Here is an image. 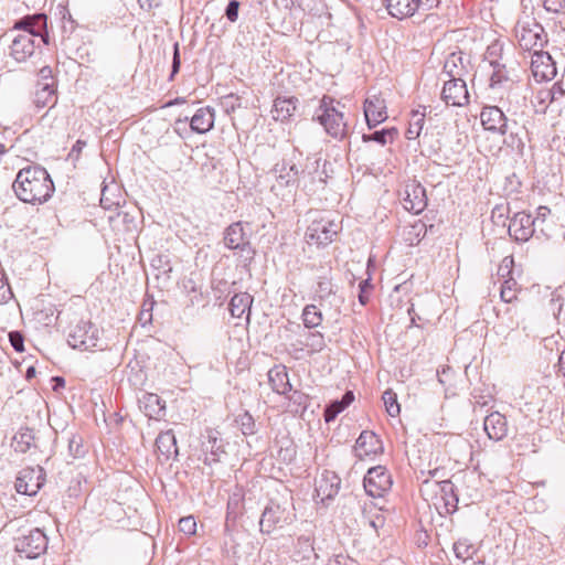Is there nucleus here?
I'll return each mask as SVG.
<instances>
[{
  "mask_svg": "<svg viewBox=\"0 0 565 565\" xmlns=\"http://www.w3.org/2000/svg\"><path fill=\"white\" fill-rule=\"evenodd\" d=\"M279 172L280 173L277 175L279 185H281V186L288 185L295 181L296 173L294 172V167H287L284 164L280 168Z\"/></svg>",
  "mask_w": 565,
  "mask_h": 565,
  "instance_id": "obj_39",
  "label": "nucleus"
},
{
  "mask_svg": "<svg viewBox=\"0 0 565 565\" xmlns=\"http://www.w3.org/2000/svg\"><path fill=\"white\" fill-rule=\"evenodd\" d=\"M156 447L164 459H169L172 452L178 451L175 437L171 431L160 434L156 439Z\"/></svg>",
  "mask_w": 565,
  "mask_h": 565,
  "instance_id": "obj_32",
  "label": "nucleus"
},
{
  "mask_svg": "<svg viewBox=\"0 0 565 565\" xmlns=\"http://www.w3.org/2000/svg\"><path fill=\"white\" fill-rule=\"evenodd\" d=\"M403 204L407 211L415 214L420 213L426 206L425 189L419 184L407 185Z\"/></svg>",
  "mask_w": 565,
  "mask_h": 565,
  "instance_id": "obj_19",
  "label": "nucleus"
},
{
  "mask_svg": "<svg viewBox=\"0 0 565 565\" xmlns=\"http://www.w3.org/2000/svg\"><path fill=\"white\" fill-rule=\"evenodd\" d=\"M412 230L419 236L422 233H425V225L423 223L414 224Z\"/></svg>",
  "mask_w": 565,
  "mask_h": 565,
  "instance_id": "obj_55",
  "label": "nucleus"
},
{
  "mask_svg": "<svg viewBox=\"0 0 565 565\" xmlns=\"http://www.w3.org/2000/svg\"><path fill=\"white\" fill-rule=\"evenodd\" d=\"M484 430L490 439L501 440L507 436L508 423L499 412H493L484 418Z\"/></svg>",
  "mask_w": 565,
  "mask_h": 565,
  "instance_id": "obj_21",
  "label": "nucleus"
},
{
  "mask_svg": "<svg viewBox=\"0 0 565 565\" xmlns=\"http://www.w3.org/2000/svg\"><path fill=\"white\" fill-rule=\"evenodd\" d=\"M323 320L322 312L315 306L308 305L302 310V321L307 328H317Z\"/></svg>",
  "mask_w": 565,
  "mask_h": 565,
  "instance_id": "obj_35",
  "label": "nucleus"
},
{
  "mask_svg": "<svg viewBox=\"0 0 565 565\" xmlns=\"http://www.w3.org/2000/svg\"><path fill=\"white\" fill-rule=\"evenodd\" d=\"M364 116L370 128L387 119L386 102L382 94H371L364 100Z\"/></svg>",
  "mask_w": 565,
  "mask_h": 565,
  "instance_id": "obj_10",
  "label": "nucleus"
},
{
  "mask_svg": "<svg viewBox=\"0 0 565 565\" xmlns=\"http://www.w3.org/2000/svg\"><path fill=\"white\" fill-rule=\"evenodd\" d=\"M343 108L340 102L324 95L313 117L330 137L339 140L348 135V121Z\"/></svg>",
  "mask_w": 565,
  "mask_h": 565,
  "instance_id": "obj_3",
  "label": "nucleus"
},
{
  "mask_svg": "<svg viewBox=\"0 0 565 565\" xmlns=\"http://www.w3.org/2000/svg\"><path fill=\"white\" fill-rule=\"evenodd\" d=\"M388 13L399 20L413 17L422 4V0H383Z\"/></svg>",
  "mask_w": 565,
  "mask_h": 565,
  "instance_id": "obj_17",
  "label": "nucleus"
},
{
  "mask_svg": "<svg viewBox=\"0 0 565 565\" xmlns=\"http://www.w3.org/2000/svg\"><path fill=\"white\" fill-rule=\"evenodd\" d=\"M140 408L149 418L159 417L163 411L159 396L151 393L145 394L140 399Z\"/></svg>",
  "mask_w": 565,
  "mask_h": 565,
  "instance_id": "obj_31",
  "label": "nucleus"
},
{
  "mask_svg": "<svg viewBox=\"0 0 565 565\" xmlns=\"http://www.w3.org/2000/svg\"><path fill=\"white\" fill-rule=\"evenodd\" d=\"M531 70L537 82L551 81L556 75L555 63L551 55L542 50L533 52L531 58Z\"/></svg>",
  "mask_w": 565,
  "mask_h": 565,
  "instance_id": "obj_11",
  "label": "nucleus"
},
{
  "mask_svg": "<svg viewBox=\"0 0 565 565\" xmlns=\"http://www.w3.org/2000/svg\"><path fill=\"white\" fill-rule=\"evenodd\" d=\"M354 561L347 555L338 554L330 558L327 565H354Z\"/></svg>",
  "mask_w": 565,
  "mask_h": 565,
  "instance_id": "obj_45",
  "label": "nucleus"
},
{
  "mask_svg": "<svg viewBox=\"0 0 565 565\" xmlns=\"http://www.w3.org/2000/svg\"><path fill=\"white\" fill-rule=\"evenodd\" d=\"M46 548L45 532H29L17 539L15 551L26 558H34Z\"/></svg>",
  "mask_w": 565,
  "mask_h": 565,
  "instance_id": "obj_7",
  "label": "nucleus"
},
{
  "mask_svg": "<svg viewBox=\"0 0 565 565\" xmlns=\"http://www.w3.org/2000/svg\"><path fill=\"white\" fill-rule=\"evenodd\" d=\"M11 55L18 62H23L34 53L32 34H19L12 42Z\"/></svg>",
  "mask_w": 565,
  "mask_h": 565,
  "instance_id": "obj_23",
  "label": "nucleus"
},
{
  "mask_svg": "<svg viewBox=\"0 0 565 565\" xmlns=\"http://www.w3.org/2000/svg\"><path fill=\"white\" fill-rule=\"evenodd\" d=\"M286 511L280 508V505L275 504L266 508L264 511L260 525L263 527H284L286 525Z\"/></svg>",
  "mask_w": 565,
  "mask_h": 565,
  "instance_id": "obj_27",
  "label": "nucleus"
},
{
  "mask_svg": "<svg viewBox=\"0 0 565 565\" xmlns=\"http://www.w3.org/2000/svg\"><path fill=\"white\" fill-rule=\"evenodd\" d=\"M85 146V141L77 140L76 143L73 146L71 153H76V157H78Z\"/></svg>",
  "mask_w": 565,
  "mask_h": 565,
  "instance_id": "obj_51",
  "label": "nucleus"
},
{
  "mask_svg": "<svg viewBox=\"0 0 565 565\" xmlns=\"http://www.w3.org/2000/svg\"><path fill=\"white\" fill-rule=\"evenodd\" d=\"M514 34L518 44L525 51L536 52L542 50L547 42V35L544 28L535 20V18L529 14H525L518 20Z\"/></svg>",
  "mask_w": 565,
  "mask_h": 565,
  "instance_id": "obj_4",
  "label": "nucleus"
},
{
  "mask_svg": "<svg viewBox=\"0 0 565 565\" xmlns=\"http://www.w3.org/2000/svg\"><path fill=\"white\" fill-rule=\"evenodd\" d=\"M385 411L391 417H397L401 413V405L397 401V394L388 388L383 393L382 396Z\"/></svg>",
  "mask_w": 565,
  "mask_h": 565,
  "instance_id": "obj_37",
  "label": "nucleus"
},
{
  "mask_svg": "<svg viewBox=\"0 0 565 565\" xmlns=\"http://www.w3.org/2000/svg\"><path fill=\"white\" fill-rule=\"evenodd\" d=\"M354 401V395L351 391L347 392L341 401L333 402L330 406H328L324 411V420L327 423L332 422L335 417L343 412L352 402Z\"/></svg>",
  "mask_w": 565,
  "mask_h": 565,
  "instance_id": "obj_33",
  "label": "nucleus"
},
{
  "mask_svg": "<svg viewBox=\"0 0 565 565\" xmlns=\"http://www.w3.org/2000/svg\"><path fill=\"white\" fill-rule=\"evenodd\" d=\"M303 544H305V548H303V553H305V554H303V557H309V555H308V554H309L310 552H312V551H313L312 545H311V543H310V540H309V539H306V540L303 541Z\"/></svg>",
  "mask_w": 565,
  "mask_h": 565,
  "instance_id": "obj_54",
  "label": "nucleus"
},
{
  "mask_svg": "<svg viewBox=\"0 0 565 565\" xmlns=\"http://www.w3.org/2000/svg\"><path fill=\"white\" fill-rule=\"evenodd\" d=\"M392 484L391 475L382 466L370 468L364 477V489L373 498H383L391 490Z\"/></svg>",
  "mask_w": 565,
  "mask_h": 565,
  "instance_id": "obj_6",
  "label": "nucleus"
},
{
  "mask_svg": "<svg viewBox=\"0 0 565 565\" xmlns=\"http://www.w3.org/2000/svg\"><path fill=\"white\" fill-rule=\"evenodd\" d=\"M223 239L225 246L230 249H239L242 252L250 249V243L243 227V222H235L226 227Z\"/></svg>",
  "mask_w": 565,
  "mask_h": 565,
  "instance_id": "obj_16",
  "label": "nucleus"
},
{
  "mask_svg": "<svg viewBox=\"0 0 565 565\" xmlns=\"http://www.w3.org/2000/svg\"><path fill=\"white\" fill-rule=\"evenodd\" d=\"M203 462L212 466L220 461L221 455L224 454L223 447L218 444V439L214 435L209 436L207 444H203Z\"/></svg>",
  "mask_w": 565,
  "mask_h": 565,
  "instance_id": "obj_29",
  "label": "nucleus"
},
{
  "mask_svg": "<svg viewBox=\"0 0 565 565\" xmlns=\"http://www.w3.org/2000/svg\"><path fill=\"white\" fill-rule=\"evenodd\" d=\"M426 115V106H418L417 108L412 110L408 127L405 132V137L408 140H415L420 136V132L424 128Z\"/></svg>",
  "mask_w": 565,
  "mask_h": 565,
  "instance_id": "obj_26",
  "label": "nucleus"
},
{
  "mask_svg": "<svg viewBox=\"0 0 565 565\" xmlns=\"http://www.w3.org/2000/svg\"><path fill=\"white\" fill-rule=\"evenodd\" d=\"M191 129L198 134H205L214 126V110L210 107H202L191 118Z\"/></svg>",
  "mask_w": 565,
  "mask_h": 565,
  "instance_id": "obj_25",
  "label": "nucleus"
},
{
  "mask_svg": "<svg viewBox=\"0 0 565 565\" xmlns=\"http://www.w3.org/2000/svg\"><path fill=\"white\" fill-rule=\"evenodd\" d=\"M11 297V290L6 281L4 274L0 270V305L7 302Z\"/></svg>",
  "mask_w": 565,
  "mask_h": 565,
  "instance_id": "obj_42",
  "label": "nucleus"
},
{
  "mask_svg": "<svg viewBox=\"0 0 565 565\" xmlns=\"http://www.w3.org/2000/svg\"><path fill=\"white\" fill-rule=\"evenodd\" d=\"M519 291L520 286L518 281L514 278L509 277L503 281L501 286L500 298L502 301L511 303L518 300Z\"/></svg>",
  "mask_w": 565,
  "mask_h": 565,
  "instance_id": "obj_34",
  "label": "nucleus"
},
{
  "mask_svg": "<svg viewBox=\"0 0 565 565\" xmlns=\"http://www.w3.org/2000/svg\"><path fill=\"white\" fill-rule=\"evenodd\" d=\"M390 515L391 513L387 510L377 507L374 502L365 503L363 508V524L377 530L386 525V519Z\"/></svg>",
  "mask_w": 565,
  "mask_h": 565,
  "instance_id": "obj_22",
  "label": "nucleus"
},
{
  "mask_svg": "<svg viewBox=\"0 0 565 565\" xmlns=\"http://www.w3.org/2000/svg\"><path fill=\"white\" fill-rule=\"evenodd\" d=\"M443 99L450 106H463L468 104L469 94L466 83L460 78H452L444 84L441 92Z\"/></svg>",
  "mask_w": 565,
  "mask_h": 565,
  "instance_id": "obj_13",
  "label": "nucleus"
},
{
  "mask_svg": "<svg viewBox=\"0 0 565 565\" xmlns=\"http://www.w3.org/2000/svg\"><path fill=\"white\" fill-rule=\"evenodd\" d=\"M559 372L565 376V351H563L558 359Z\"/></svg>",
  "mask_w": 565,
  "mask_h": 565,
  "instance_id": "obj_53",
  "label": "nucleus"
},
{
  "mask_svg": "<svg viewBox=\"0 0 565 565\" xmlns=\"http://www.w3.org/2000/svg\"><path fill=\"white\" fill-rule=\"evenodd\" d=\"M15 28L24 30V34H32V38H34L35 35H40L45 44L49 43L47 33L43 34V31L46 29L45 14H34L31 17H25L15 24Z\"/></svg>",
  "mask_w": 565,
  "mask_h": 565,
  "instance_id": "obj_20",
  "label": "nucleus"
},
{
  "mask_svg": "<svg viewBox=\"0 0 565 565\" xmlns=\"http://www.w3.org/2000/svg\"><path fill=\"white\" fill-rule=\"evenodd\" d=\"M398 136V130L396 128L384 129L381 131H375L372 135H364V141H376L381 145H386L387 142L392 143L395 138Z\"/></svg>",
  "mask_w": 565,
  "mask_h": 565,
  "instance_id": "obj_36",
  "label": "nucleus"
},
{
  "mask_svg": "<svg viewBox=\"0 0 565 565\" xmlns=\"http://www.w3.org/2000/svg\"><path fill=\"white\" fill-rule=\"evenodd\" d=\"M239 2L232 0L226 8V17L231 22H235L238 18Z\"/></svg>",
  "mask_w": 565,
  "mask_h": 565,
  "instance_id": "obj_44",
  "label": "nucleus"
},
{
  "mask_svg": "<svg viewBox=\"0 0 565 565\" xmlns=\"http://www.w3.org/2000/svg\"><path fill=\"white\" fill-rule=\"evenodd\" d=\"M477 551V545L469 543L467 540H459L454 544V552L456 556L462 561L472 558Z\"/></svg>",
  "mask_w": 565,
  "mask_h": 565,
  "instance_id": "obj_38",
  "label": "nucleus"
},
{
  "mask_svg": "<svg viewBox=\"0 0 565 565\" xmlns=\"http://www.w3.org/2000/svg\"><path fill=\"white\" fill-rule=\"evenodd\" d=\"M13 190L21 201L41 204L51 198L54 184L44 168L30 166L18 172Z\"/></svg>",
  "mask_w": 565,
  "mask_h": 565,
  "instance_id": "obj_2",
  "label": "nucleus"
},
{
  "mask_svg": "<svg viewBox=\"0 0 565 565\" xmlns=\"http://www.w3.org/2000/svg\"><path fill=\"white\" fill-rule=\"evenodd\" d=\"M420 494L424 500L436 509L439 515L454 512L458 499L449 475L443 468H435L427 472L422 471Z\"/></svg>",
  "mask_w": 565,
  "mask_h": 565,
  "instance_id": "obj_1",
  "label": "nucleus"
},
{
  "mask_svg": "<svg viewBox=\"0 0 565 565\" xmlns=\"http://www.w3.org/2000/svg\"><path fill=\"white\" fill-rule=\"evenodd\" d=\"M244 418H246V419L248 420V423H249V424H252V420H253V419H252V416H250L248 413H246V414L244 415Z\"/></svg>",
  "mask_w": 565,
  "mask_h": 565,
  "instance_id": "obj_58",
  "label": "nucleus"
},
{
  "mask_svg": "<svg viewBox=\"0 0 565 565\" xmlns=\"http://www.w3.org/2000/svg\"><path fill=\"white\" fill-rule=\"evenodd\" d=\"M319 292L322 295H329L331 294V281L328 278H324L323 280L319 281Z\"/></svg>",
  "mask_w": 565,
  "mask_h": 565,
  "instance_id": "obj_49",
  "label": "nucleus"
},
{
  "mask_svg": "<svg viewBox=\"0 0 565 565\" xmlns=\"http://www.w3.org/2000/svg\"><path fill=\"white\" fill-rule=\"evenodd\" d=\"M253 297L248 292H239L233 296L230 302V311L234 318H242L246 313L249 318Z\"/></svg>",
  "mask_w": 565,
  "mask_h": 565,
  "instance_id": "obj_28",
  "label": "nucleus"
},
{
  "mask_svg": "<svg viewBox=\"0 0 565 565\" xmlns=\"http://www.w3.org/2000/svg\"><path fill=\"white\" fill-rule=\"evenodd\" d=\"M182 103H184V99L177 98L175 100L170 102V103L168 104V106L175 105V104H182Z\"/></svg>",
  "mask_w": 565,
  "mask_h": 565,
  "instance_id": "obj_56",
  "label": "nucleus"
},
{
  "mask_svg": "<svg viewBox=\"0 0 565 565\" xmlns=\"http://www.w3.org/2000/svg\"><path fill=\"white\" fill-rule=\"evenodd\" d=\"M268 383L273 391L286 394L291 391V384L286 366L276 365L268 372Z\"/></svg>",
  "mask_w": 565,
  "mask_h": 565,
  "instance_id": "obj_24",
  "label": "nucleus"
},
{
  "mask_svg": "<svg viewBox=\"0 0 565 565\" xmlns=\"http://www.w3.org/2000/svg\"><path fill=\"white\" fill-rule=\"evenodd\" d=\"M9 340H10L11 345L14 348V350L17 352L24 351V338L20 332H18V331L10 332Z\"/></svg>",
  "mask_w": 565,
  "mask_h": 565,
  "instance_id": "obj_41",
  "label": "nucleus"
},
{
  "mask_svg": "<svg viewBox=\"0 0 565 565\" xmlns=\"http://www.w3.org/2000/svg\"><path fill=\"white\" fill-rule=\"evenodd\" d=\"M9 151V148H7L3 143H0V166H2L6 162L4 158L7 157Z\"/></svg>",
  "mask_w": 565,
  "mask_h": 565,
  "instance_id": "obj_52",
  "label": "nucleus"
},
{
  "mask_svg": "<svg viewBox=\"0 0 565 565\" xmlns=\"http://www.w3.org/2000/svg\"><path fill=\"white\" fill-rule=\"evenodd\" d=\"M180 68V56H179V45L178 43L174 45L173 52V64H172V74H175Z\"/></svg>",
  "mask_w": 565,
  "mask_h": 565,
  "instance_id": "obj_50",
  "label": "nucleus"
},
{
  "mask_svg": "<svg viewBox=\"0 0 565 565\" xmlns=\"http://www.w3.org/2000/svg\"><path fill=\"white\" fill-rule=\"evenodd\" d=\"M179 525H180V530H195L196 521H195L194 516L189 515V516L180 519Z\"/></svg>",
  "mask_w": 565,
  "mask_h": 565,
  "instance_id": "obj_46",
  "label": "nucleus"
},
{
  "mask_svg": "<svg viewBox=\"0 0 565 565\" xmlns=\"http://www.w3.org/2000/svg\"><path fill=\"white\" fill-rule=\"evenodd\" d=\"M51 116H52V115H51V113H50V110H49V111H46V113L44 114V116L42 117V120H46V119H49Z\"/></svg>",
  "mask_w": 565,
  "mask_h": 565,
  "instance_id": "obj_57",
  "label": "nucleus"
},
{
  "mask_svg": "<svg viewBox=\"0 0 565 565\" xmlns=\"http://www.w3.org/2000/svg\"><path fill=\"white\" fill-rule=\"evenodd\" d=\"M543 8L551 13H561L565 9V0H541Z\"/></svg>",
  "mask_w": 565,
  "mask_h": 565,
  "instance_id": "obj_40",
  "label": "nucleus"
},
{
  "mask_svg": "<svg viewBox=\"0 0 565 565\" xmlns=\"http://www.w3.org/2000/svg\"><path fill=\"white\" fill-rule=\"evenodd\" d=\"M513 265H514V259L512 256L504 257L499 266V273H501V276L502 277L510 276Z\"/></svg>",
  "mask_w": 565,
  "mask_h": 565,
  "instance_id": "obj_43",
  "label": "nucleus"
},
{
  "mask_svg": "<svg viewBox=\"0 0 565 565\" xmlns=\"http://www.w3.org/2000/svg\"><path fill=\"white\" fill-rule=\"evenodd\" d=\"M382 443L372 431H363L354 445L356 457L361 460L371 459L382 452Z\"/></svg>",
  "mask_w": 565,
  "mask_h": 565,
  "instance_id": "obj_15",
  "label": "nucleus"
},
{
  "mask_svg": "<svg viewBox=\"0 0 565 565\" xmlns=\"http://www.w3.org/2000/svg\"><path fill=\"white\" fill-rule=\"evenodd\" d=\"M371 288L369 280H363L360 282V295L359 300L362 305H365L369 301V297L366 291Z\"/></svg>",
  "mask_w": 565,
  "mask_h": 565,
  "instance_id": "obj_47",
  "label": "nucleus"
},
{
  "mask_svg": "<svg viewBox=\"0 0 565 565\" xmlns=\"http://www.w3.org/2000/svg\"><path fill=\"white\" fill-rule=\"evenodd\" d=\"M34 103L38 108L50 106L52 108L57 103L56 89L50 84H44L38 88L34 96Z\"/></svg>",
  "mask_w": 565,
  "mask_h": 565,
  "instance_id": "obj_30",
  "label": "nucleus"
},
{
  "mask_svg": "<svg viewBox=\"0 0 565 565\" xmlns=\"http://www.w3.org/2000/svg\"><path fill=\"white\" fill-rule=\"evenodd\" d=\"M341 479L334 471L324 470L315 480V495L321 502L332 500L340 490Z\"/></svg>",
  "mask_w": 565,
  "mask_h": 565,
  "instance_id": "obj_8",
  "label": "nucleus"
},
{
  "mask_svg": "<svg viewBox=\"0 0 565 565\" xmlns=\"http://www.w3.org/2000/svg\"><path fill=\"white\" fill-rule=\"evenodd\" d=\"M298 99L295 96H278L273 104V118L276 121H288L297 110Z\"/></svg>",
  "mask_w": 565,
  "mask_h": 565,
  "instance_id": "obj_18",
  "label": "nucleus"
},
{
  "mask_svg": "<svg viewBox=\"0 0 565 565\" xmlns=\"http://www.w3.org/2000/svg\"><path fill=\"white\" fill-rule=\"evenodd\" d=\"M509 234L518 242H527L534 234V220L527 212H518L509 224Z\"/></svg>",
  "mask_w": 565,
  "mask_h": 565,
  "instance_id": "obj_12",
  "label": "nucleus"
},
{
  "mask_svg": "<svg viewBox=\"0 0 565 565\" xmlns=\"http://www.w3.org/2000/svg\"><path fill=\"white\" fill-rule=\"evenodd\" d=\"M339 231L338 225L326 215L315 218L308 226L307 238L317 245H328L333 242Z\"/></svg>",
  "mask_w": 565,
  "mask_h": 565,
  "instance_id": "obj_5",
  "label": "nucleus"
},
{
  "mask_svg": "<svg viewBox=\"0 0 565 565\" xmlns=\"http://www.w3.org/2000/svg\"><path fill=\"white\" fill-rule=\"evenodd\" d=\"M44 482L42 468H25L20 471L17 481L15 489L19 493L25 495H34L38 493Z\"/></svg>",
  "mask_w": 565,
  "mask_h": 565,
  "instance_id": "obj_9",
  "label": "nucleus"
},
{
  "mask_svg": "<svg viewBox=\"0 0 565 565\" xmlns=\"http://www.w3.org/2000/svg\"><path fill=\"white\" fill-rule=\"evenodd\" d=\"M550 214H551L550 207L541 205L537 207V211H536V220L541 221V222H545L547 220V217L550 216Z\"/></svg>",
  "mask_w": 565,
  "mask_h": 565,
  "instance_id": "obj_48",
  "label": "nucleus"
},
{
  "mask_svg": "<svg viewBox=\"0 0 565 565\" xmlns=\"http://www.w3.org/2000/svg\"><path fill=\"white\" fill-rule=\"evenodd\" d=\"M481 125L486 130L504 135L508 128V119L497 106H486L480 113Z\"/></svg>",
  "mask_w": 565,
  "mask_h": 565,
  "instance_id": "obj_14",
  "label": "nucleus"
}]
</instances>
